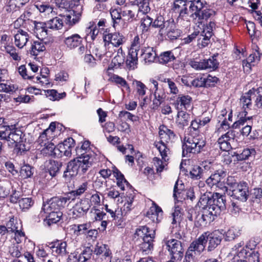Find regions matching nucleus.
<instances>
[{"label": "nucleus", "instance_id": "nucleus-6", "mask_svg": "<svg viewBox=\"0 0 262 262\" xmlns=\"http://www.w3.org/2000/svg\"><path fill=\"white\" fill-rule=\"evenodd\" d=\"M91 166V162L87 159L84 160V158L81 160L76 158L68 162L67 168L63 172V177L66 180L70 181L78 172L81 174L85 173Z\"/></svg>", "mask_w": 262, "mask_h": 262}, {"label": "nucleus", "instance_id": "nucleus-3", "mask_svg": "<svg viewBox=\"0 0 262 262\" xmlns=\"http://www.w3.org/2000/svg\"><path fill=\"white\" fill-rule=\"evenodd\" d=\"M138 237L136 242L140 250L148 254L154 248L153 242L155 238V231L147 226H140L136 229L135 237Z\"/></svg>", "mask_w": 262, "mask_h": 262}, {"label": "nucleus", "instance_id": "nucleus-42", "mask_svg": "<svg viewBox=\"0 0 262 262\" xmlns=\"http://www.w3.org/2000/svg\"><path fill=\"white\" fill-rule=\"evenodd\" d=\"M46 213L48 214L47 217V224L49 226L58 222L61 220L63 214L61 211H51V212Z\"/></svg>", "mask_w": 262, "mask_h": 262}, {"label": "nucleus", "instance_id": "nucleus-35", "mask_svg": "<svg viewBox=\"0 0 262 262\" xmlns=\"http://www.w3.org/2000/svg\"><path fill=\"white\" fill-rule=\"evenodd\" d=\"M93 251L94 254L97 255H101L105 259L109 258L112 254L108 246L106 244H97Z\"/></svg>", "mask_w": 262, "mask_h": 262}, {"label": "nucleus", "instance_id": "nucleus-57", "mask_svg": "<svg viewBox=\"0 0 262 262\" xmlns=\"http://www.w3.org/2000/svg\"><path fill=\"white\" fill-rule=\"evenodd\" d=\"M99 30L97 28L96 26L91 25L86 28V39L90 38L92 40L95 39L96 36L99 33Z\"/></svg>", "mask_w": 262, "mask_h": 262}, {"label": "nucleus", "instance_id": "nucleus-64", "mask_svg": "<svg viewBox=\"0 0 262 262\" xmlns=\"http://www.w3.org/2000/svg\"><path fill=\"white\" fill-rule=\"evenodd\" d=\"M124 61L125 57L124 56L116 55L113 58L111 65L113 66V68H119L124 64Z\"/></svg>", "mask_w": 262, "mask_h": 262}, {"label": "nucleus", "instance_id": "nucleus-23", "mask_svg": "<svg viewBox=\"0 0 262 262\" xmlns=\"http://www.w3.org/2000/svg\"><path fill=\"white\" fill-rule=\"evenodd\" d=\"M163 211L161 207L154 203L146 213V216L152 220L153 222L158 223L161 221Z\"/></svg>", "mask_w": 262, "mask_h": 262}, {"label": "nucleus", "instance_id": "nucleus-28", "mask_svg": "<svg viewBox=\"0 0 262 262\" xmlns=\"http://www.w3.org/2000/svg\"><path fill=\"white\" fill-rule=\"evenodd\" d=\"M122 15L125 17L129 22L138 20L140 16L137 11L136 7L133 5L132 7L122 10Z\"/></svg>", "mask_w": 262, "mask_h": 262}, {"label": "nucleus", "instance_id": "nucleus-46", "mask_svg": "<svg viewBox=\"0 0 262 262\" xmlns=\"http://www.w3.org/2000/svg\"><path fill=\"white\" fill-rule=\"evenodd\" d=\"M45 93L47 97L52 101L59 100L66 96L65 92L58 93L56 90L53 89L46 90Z\"/></svg>", "mask_w": 262, "mask_h": 262}, {"label": "nucleus", "instance_id": "nucleus-62", "mask_svg": "<svg viewBox=\"0 0 262 262\" xmlns=\"http://www.w3.org/2000/svg\"><path fill=\"white\" fill-rule=\"evenodd\" d=\"M91 213L94 216L95 221H102L105 219L106 213L96 207H93L91 210Z\"/></svg>", "mask_w": 262, "mask_h": 262}, {"label": "nucleus", "instance_id": "nucleus-13", "mask_svg": "<svg viewBox=\"0 0 262 262\" xmlns=\"http://www.w3.org/2000/svg\"><path fill=\"white\" fill-rule=\"evenodd\" d=\"M231 196L235 199L245 202L248 199L249 191L248 184L245 182H241L237 184H233L231 189Z\"/></svg>", "mask_w": 262, "mask_h": 262}, {"label": "nucleus", "instance_id": "nucleus-20", "mask_svg": "<svg viewBox=\"0 0 262 262\" xmlns=\"http://www.w3.org/2000/svg\"><path fill=\"white\" fill-rule=\"evenodd\" d=\"M191 101L192 98L189 95H180L173 104L179 111H183L190 107Z\"/></svg>", "mask_w": 262, "mask_h": 262}, {"label": "nucleus", "instance_id": "nucleus-32", "mask_svg": "<svg viewBox=\"0 0 262 262\" xmlns=\"http://www.w3.org/2000/svg\"><path fill=\"white\" fill-rule=\"evenodd\" d=\"M62 166V163L60 161L50 160L46 165V168L50 175L54 177L59 172Z\"/></svg>", "mask_w": 262, "mask_h": 262}, {"label": "nucleus", "instance_id": "nucleus-8", "mask_svg": "<svg viewBox=\"0 0 262 262\" xmlns=\"http://www.w3.org/2000/svg\"><path fill=\"white\" fill-rule=\"evenodd\" d=\"M162 244L169 252L171 259L180 261L184 255V249L182 243L174 238H164Z\"/></svg>", "mask_w": 262, "mask_h": 262}, {"label": "nucleus", "instance_id": "nucleus-25", "mask_svg": "<svg viewBox=\"0 0 262 262\" xmlns=\"http://www.w3.org/2000/svg\"><path fill=\"white\" fill-rule=\"evenodd\" d=\"M256 151L254 148H244L241 153H234V156H235L237 161H243L246 160H253L255 158Z\"/></svg>", "mask_w": 262, "mask_h": 262}, {"label": "nucleus", "instance_id": "nucleus-2", "mask_svg": "<svg viewBox=\"0 0 262 262\" xmlns=\"http://www.w3.org/2000/svg\"><path fill=\"white\" fill-rule=\"evenodd\" d=\"M201 120L191 121L188 128V136L185 137L184 142L182 145V156L183 157H190V154H198L205 150L206 141L200 135L201 128Z\"/></svg>", "mask_w": 262, "mask_h": 262}, {"label": "nucleus", "instance_id": "nucleus-30", "mask_svg": "<svg viewBox=\"0 0 262 262\" xmlns=\"http://www.w3.org/2000/svg\"><path fill=\"white\" fill-rule=\"evenodd\" d=\"M24 136L21 130L15 127V125H11V128L9 136L8 141L12 143H19L22 141Z\"/></svg>", "mask_w": 262, "mask_h": 262}, {"label": "nucleus", "instance_id": "nucleus-55", "mask_svg": "<svg viewBox=\"0 0 262 262\" xmlns=\"http://www.w3.org/2000/svg\"><path fill=\"white\" fill-rule=\"evenodd\" d=\"M83 201H87L90 208L93 206V207H96L100 204V198L98 194V192L96 191V193L92 194L90 199L85 198Z\"/></svg>", "mask_w": 262, "mask_h": 262}, {"label": "nucleus", "instance_id": "nucleus-7", "mask_svg": "<svg viewBox=\"0 0 262 262\" xmlns=\"http://www.w3.org/2000/svg\"><path fill=\"white\" fill-rule=\"evenodd\" d=\"M252 95L250 94V90L241 96L239 104L243 110L239 113V119L232 124L233 128H239L241 126L245 125L247 121L252 119V117H247L248 114L247 109H250L252 106Z\"/></svg>", "mask_w": 262, "mask_h": 262}, {"label": "nucleus", "instance_id": "nucleus-14", "mask_svg": "<svg viewBox=\"0 0 262 262\" xmlns=\"http://www.w3.org/2000/svg\"><path fill=\"white\" fill-rule=\"evenodd\" d=\"M232 129H229L225 134H222L217 140L220 148L223 151H229L232 148L230 141H233L236 137V132Z\"/></svg>", "mask_w": 262, "mask_h": 262}, {"label": "nucleus", "instance_id": "nucleus-61", "mask_svg": "<svg viewBox=\"0 0 262 262\" xmlns=\"http://www.w3.org/2000/svg\"><path fill=\"white\" fill-rule=\"evenodd\" d=\"M2 129L0 130V140L8 141L11 125H9L7 123V125L1 127Z\"/></svg>", "mask_w": 262, "mask_h": 262}, {"label": "nucleus", "instance_id": "nucleus-43", "mask_svg": "<svg viewBox=\"0 0 262 262\" xmlns=\"http://www.w3.org/2000/svg\"><path fill=\"white\" fill-rule=\"evenodd\" d=\"M122 11L120 8H116L110 10V14L114 28H116L117 25H119L122 21Z\"/></svg>", "mask_w": 262, "mask_h": 262}, {"label": "nucleus", "instance_id": "nucleus-56", "mask_svg": "<svg viewBox=\"0 0 262 262\" xmlns=\"http://www.w3.org/2000/svg\"><path fill=\"white\" fill-rule=\"evenodd\" d=\"M74 226L76 227L74 233L78 235L81 234H86L87 231L90 229L91 225L90 223H86L78 225H75Z\"/></svg>", "mask_w": 262, "mask_h": 262}, {"label": "nucleus", "instance_id": "nucleus-12", "mask_svg": "<svg viewBox=\"0 0 262 262\" xmlns=\"http://www.w3.org/2000/svg\"><path fill=\"white\" fill-rule=\"evenodd\" d=\"M227 176V171L224 168H220L214 171L206 180L207 184L210 187L215 185L223 190H227V187L224 186L222 180Z\"/></svg>", "mask_w": 262, "mask_h": 262}, {"label": "nucleus", "instance_id": "nucleus-63", "mask_svg": "<svg viewBox=\"0 0 262 262\" xmlns=\"http://www.w3.org/2000/svg\"><path fill=\"white\" fill-rule=\"evenodd\" d=\"M219 80L217 77L208 75L207 77H205V88L214 86Z\"/></svg>", "mask_w": 262, "mask_h": 262}, {"label": "nucleus", "instance_id": "nucleus-1", "mask_svg": "<svg viewBox=\"0 0 262 262\" xmlns=\"http://www.w3.org/2000/svg\"><path fill=\"white\" fill-rule=\"evenodd\" d=\"M198 206L202 208L203 211H194V225L197 227H204L225 210L226 196L219 193L206 192L200 197Z\"/></svg>", "mask_w": 262, "mask_h": 262}, {"label": "nucleus", "instance_id": "nucleus-24", "mask_svg": "<svg viewBox=\"0 0 262 262\" xmlns=\"http://www.w3.org/2000/svg\"><path fill=\"white\" fill-rule=\"evenodd\" d=\"M29 38L28 33L19 29L14 35V43L18 48H23L27 43Z\"/></svg>", "mask_w": 262, "mask_h": 262}, {"label": "nucleus", "instance_id": "nucleus-9", "mask_svg": "<svg viewBox=\"0 0 262 262\" xmlns=\"http://www.w3.org/2000/svg\"><path fill=\"white\" fill-rule=\"evenodd\" d=\"M104 47L106 51L110 52L112 48H119L126 41L125 37L119 32L110 33L103 36Z\"/></svg>", "mask_w": 262, "mask_h": 262}, {"label": "nucleus", "instance_id": "nucleus-38", "mask_svg": "<svg viewBox=\"0 0 262 262\" xmlns=\"http://www.w3.org/2000/svg\"><path fill=\"white\" fill-rule=\"evenodd\" d=\"M154 98L152 100L151 108L152 110H157L160 105L164 101L165 98V94L164 91L160 92H154Z\"/></svg>", "mask_w": 262, "mask_h": 262}, {"label": "nucleus", "instance_id": "nucleus-22", "mask_svg": "<svg viewBox=\"0 0 262 262\" xmlns=\"http://www.w3.org/2000/svg\"><path fill=\"white\" fill-rule=\"evenodd\" d=\"M205 237L201 234L198 238L190 244L188 249L197 255H199L205 249Z\"/></svg>", "mask_w": 262, "mask_h": 262}, {"label": "nucleus", "instance_id": "nucleus-47", "mask_svg": "<svg viewBox=\"0 0 262 262\" xmlns=\"http://www.w3.org/2000/svg\"><path fill=\"white\" fill-rule=\"evenodd\" d=\"M170 23V19L165 21L164 17L161 16H158L156 19L152 22V27L159 28L160 32H161L164 28H166Z\"/></svg>", "mask_w": 262, "mask_h": 262}, {"label": "nucleus", "instance_id": "nucleus-54", "mask_svg": "<svg viewBox=\"0 0 262 262\" xmlns=\"http://www.w3.org/2000/svg\"><path fill=\"white\" fill-rule=\"evenodd\" d=\"M224 237L226 241H231L238 236V232L234 228H231L226 232L223 230Z\"/></svg>", "mask_w": 262, "mask_h": 262}, {"label": "nucleus", "instance_id": "nucleus-29", "mask_svg": "<svg viewBox=\"0 0 262 262\" xmlns=\"http://www.w3.org/2000/svg\"><path fill=\"white\" fill-rule=\"evenodd\" d=\"M250 94L252 95L254 105L262 109V86L257 88H252L250 90Z\"/></svg>", "mask_w": 262, "mask_h": 262}, {"label": "nucleus", "instance_id": "nucleus-26", "mask_svg": "<svg viewBox=\"0 0 262 262\" xmlns=\"http://www.w3.org/2000/svg\"><path fill=\"white\" fill-rule=\"evenodd\" d=\"M167 30L166 35L170 40L177 39L182 33L181 30L177 28L173 19H170V23L166 28Z\"/></svg>", "mask_w": 262, "mask_h": 262}, {"label": "nucleus", "instance_id": "nucleus-21", "mask_svg": "<svg viewBox=\"0 0 262 262\" xmlns=\"http://www.w3.org/2000/svg\"><path fill=\"white\" fill-rule=\"evenodd\" d=\"M66 47L72 50L82 45V38L78 34H73L65 37L63 41Z\"/></svg>", "mask_w": 262, "mask_h": 262}, {"label": "nucleus", "instance_id": "nucleus-4", "mask_svg": "<svg viewBox=\"0 0 262 262\" xmlns=\"http://www.w3.org/2000/svg\"><path fill=\"white\" fill-rule=\"evenodd\" d=\"M159 130L161 140L159 142H155L154 145L159 150L162 159L166 161V158L170 154V149L167 143L173 142L177 137L173 130L164 125H160Z\"/></svg>", "mask_w": 262, "mask_h": 262}, {"label": "nucleus", "instance_id": "nucleus-15", "mask_svg": "<svg viewBox=\"0 0 262 262\" xmlns=\"http://www.w3.org/2000/svg\"><path fill=\"white\" fill-rule=\"evenodd\" d=\"M90 142L89 141H84L82 145L79 147L77 146L76 148V153L77 158L82 160L84 159L89 160L91 162V165H92L93 162V158L90 152Z\"/></svg>", "mask_w": 262, "mask_h": 262}, {"label": "nucleus", "instance_id": "nucleus-33", "mask_svg": "<svg viewBox=\"0 0 262 262\" xmlns=\"http://www.w3.org/2000/svg\"><path fill=\"white\" fill-rule=\"evenodd\" d=\"M141 56L146 63H151L155 61L157 54L153 48L148 47L141 49Z\"/></svg>", "mask_w": 262, "mask_h": 262}, {"label": "nucleus", "instance_id": "nucleus-51", "mask_svg": "<svg viewBox=\"0 0 262 262\" xmlns=\"http://www.w3.org/2000/svg\"><path fill=\"white\" fill-rule=\"evenodd\" d=\"M203 169L200 166L195 165L193 167L190 171V177L193 179L199 180L204 176Z\"/></svg>", "mask_w": 262, "mask_h": 262}, {"label": "nucleus", "instance_id": "nucleus-34", "mask_svg": "<svg viewBox=\"0 0 262 262\" xmlns=\"http://www.w3.org/2000/svg\"><path fill=\"white\" fill-rule=\"evenodd\" d=\"M190 120V116L184 111H179L177 114L176 123L180 128L187 126Z\"/></svg>", "mask_w": 262, "mask_h": 262}, {"label": "nucleus", "instance_id": "nucleus-16", "mask_svg": "<svg viewBox=\"0 0 262 262\" xmlns=\"http://www.w3.org/2000/svg\"><path fill=\"white\" fill-rule=\"evenodd\" d=\"M49 247L52 250V253L56 256L63 257L68 253L67 250V243L66 242L57 241L50 243Z\"/></svg>", "mask_w": 262, "mask_h": 262}, {"label": "nucleus", "instance_id": "nucleus-11", "mask_svg": "<svg viewBox=\"0 0 262 262\" xmlns=\"http://www.w3.org/2000/svg\"><path fill=\"white\" fill-rule=\"evenodd\" d=\"M205 237V244L208 243L207 251H213L219 245L224 237L223 230H215L212 232H205L202 234Z\"/></svg>", "mask_w": 262, "mask_h": 262}, {"label": "nucleus", "instance_id": "nucleus-50", "mask_svg": "<svg viewBox=\"0 0 262 262\" xmlns=\"http://www.w3.org/2000/svg\"><path fill=\"white\" fill-rule=\"evenodd\" d=\"M259 50V49L258 47L256 46L254 51L247 58L248 59V61L251 63L253 66L260 61L261 53L260 52Z\"/></svg>", "mask_w": 262, "mask_h": 262}, {"label": "nucleus", "instance_id": "nucleus-19", "mask_svg": "<svg viewBox=\"0 0 262 262\" xmlns=\"http://www.w3.org/2000/svg\"><path fill=\"white\" fill-rule=\"evenodd\" d=\"M90 209V205L87 201L81 200L73 207L72 218L77 219L84 216Z\"/></svg>", "mask_w": 262, "mask_h": 262}, {"label": "nucleus", "instance_id": "nucleus-36", "mask_svg": "<svg viewBox=\"0 0 262 262\" xmlns=\"http://www.w3.org/2000/svg\"><path fill=\"white\" fill-rule=\"evenodd\" d=\"M218 54H214L209 59L203 60L204 70H209L211 71L217 69L219 65V62L216 58Z\"/></svg>", "mask_w": 262, "mask_h": 262}, {"label": "nucleus", "instance_id": "nucleus-44", "mask_svg": "<svg viewBox=\"0 0 262 262\" xmlns=\"http://www.w3.org/2000/svg\"><path fill=\"white\" fill-rule=\"evenodd\" d=\"M46 50L45 42L42 40L34 41L32 45L31 54L34 56H37L40 52Z\"/></svg>", "mask_w": 262, "mask_h": 262}, {"label": "nucleus", "instance_id": "nucleus-39", "mask_svg": "<svg viewBox=\"0 0 262 262\" xmlns=\"http://www.w3.org/2000/svg\"><path fill=\"white\" fill-rule=\"evenodd\" d=\"M88 183L85 182L82 183L75 190H73L67 194V196L70 199V201H74L75 198L83 194L88 189Z\"/></svg>", "mask_w": 262, "mask_h": 262}, {"label": "nucleus", "instance_id": "nucleus-37", "mask_svg": "<svg viewBox=\"0 0 262 262\" xmlns=\"http://www.w3.org/2000/svg\"><path fill=\"white\" fill-rule=\"evenodd\" d=\"M138 62V52L129 49L126 60L127 67L132 69H134Z\"/></svg>", "mask_w": 262, "mask_h": 262}, {"label": "nucleus", "instance_id": "nucleus-40", "mask_svg": "<svg viewBox=\"0 0 262 262\" xmlns=\"http://www.w3.org/2000/svg\"><path fill=\"white\" fill-rule=\"evenodd\" d=\"M49 29L58 30L63 26V20L59 17H55L46 22Z\"/></svg>", "mask_w": 262, "mask_h": 262}, {"label": "nucleus", "instance_id": "nucleus-31", "mask_svg": "<svg viewBox=\"0 0 262 262\" xmlns=\"http://www.w3.org/2000/svg\"><path fill=\"white\" fill-rule=\"evenodd\" d=\"M133 5L137 6V11L139 16L141 14H146L150 10L149 1L147 0H135L133 2Z\"/></svg>", "mask_w": 262, "mask_h": 262}, {"label": "nucleus", "instance_id": "nucleus-10", "mask_svg": "<svg viewBox=\"0 0 262 262\" xmlns=\"http://www.w3.org/2000/svg\"><path fill=\"white\" fill-rule=\"evenodd\" d=\"M70 201V199L67 195L66 196H55L51 198L46 203H43L42 210L45 212H51V211H61L66 205L67 203Z\"/></svg>", "mask_w": 262, "mask_h": 262}, {"label": "nucleus", "instance_id": "nucleus-17", "mask_svg": "<svg viewBox=\"0 0 262 262\" xmlns=\"http://www.w3.org/2000/svg\"><path fill=\"white\" fill-rule=\"evenodd\" d=\"M238 257L242 258L243 262H259L258 251H249L243 248L238 254Z\"/></svg>", "mask_w": 262, "mask_h": 262}, {"label": "nucleus", "instance_id": "nucleus-60", "mask_svg": "<svg viewBox=\"0 0 262 262\" xmlns=\"http://www.w3.org/2000/svg\"><path fill=\"white\" fill-rule=\"evenodd\" d=\"M172 224H180L183 219V214L180 211L179 207H176L174 212L172 213Z\"/></svg>", "mask_w": 262, "mask_h": 262}, {"label": "nucleus", "instance_id": "nucleus-27", "mask_svg": "<svg viewBox=\"0 0 262 262\" xmlns=\"http://www.w3.org/2000/svg\"><path fill=\"white\" fill-rule=\"evenodd\" d=\"M34 31L36 36L39 38H45L47 36L48 30L47 25L46 23L37 22L34 21Z\"/></svg>", "mask_w": 262, "mask_h": 262}, {"label": "nucleus", "instance_id": "nucleus-49", "mask_svg": "<svg viewBox=\"0 0 262 262\" xmlns=\"http://www.w3.org/2000/svg\"><path fill=\"white\" fill-rule=\"evenodd\" d=\"M35 7L40 13H43L45 15L50 14L54 15L55 13L53 11V7L49 4L38 3L35 5Z\"/></svg>", "mask_w": 262, "mask_h": 262}, {"label": "nucleus", "instance_id": "nucleus-41", "mask_svg": "<svg viewBox=\"0 0 262 262\" xmlns=\"http://www.w3.org/2000/svg\"><path fill=\"white\" fill-rule=\"evenodd\" d=\"M175 59L176 57L171 51L163 52L158 57L159 63L163 64L173 61Z\"/></svg>", "mask_w": 262, "mask_h": 262}, {"label": "nucleus", "instance_id": "nucleus-52", "mask_svg": "<svg viewBox=\"0 0 262 262\" xmlns=\"http://www.w3.org/2000/svg\"><path fill=\"white\" fill-rule=\"evenodd\" d=\"M20 208L23 211L30 209L34 204V201L31 198H24L18 201Z\"/></svg>", "mask_w": 262, "mask_h": 262}, {"label": "nucleus", "instance_id": "nucleus-48", "mask_svg": "<svg viewBox=\"0 0 262 262\" xmlns=\"http://www.w3.org/2000/svg\"><path fill=\"white\" fill-rule=\"evenodd\" d=\"M93 252V249L90 246L85 247L78 257V262L86 261L91 258Z\"/></svg>", "mask_w": 262, "mask_h": 262}, {"label": "nucleus", "instance_id": "nucleus-5", "mask_svg": "<svg viewBox=\"0 0 262 262\" xmlns=\"http://www.w3.org/2000/svg\"><path fill=\"white\" fill-rule=\"evenodd\" d=\"M190 4L189 9L192 12L190 17L198 19L202 22L203 19L207 20L214 15L215 12L208 8V5L205 1L201 0H185Z\"/></svg>", "mask_w": 262, "mask_h": 262}, {"label": "nucleus", "instance_id": "nucleus-58", "mask_svg": "<svg viewBox=\"0 0 262 262\" xmlns=\"http://www.w3.org/2000/svg\"><path fill=\"white\" fill-rule=\"evenodd\" d=\"M141 27H142L143 31H148L150 26H152V19L146 14H144V16L141 18Z\"/></svg>", "mask_w": 262, "mask_h": 262}, {"label": "nucleus", "instance_id": "nucleus-53", "mask_svg": "<svg viewBox=\"0 0 262 262\" xmlns=\"http://www.w3.org/2000/svg\"><path fill=\"white\" fill-rule=\"evenodd\" d=\"M34 173V168L28 164H25L21 166L20 173L21 177L24 179L30 178Z\"/></svg>", "mask_w": 262, "mask_h": 262}, {"label": "nucleus", "instance_id": "nucleus-59", "mask_svg": "<svg viewBox=\"0 0 262 262\" xmlns=\"http://www.w3.org/2000/svg\"><path fill=\"white\" fill-rule=\"evenodd\" d=\"M134 83L136 84V89L138 94L140 96H143L145 95L147 88L140 81L135 80Z\"/></svg>", "mask_w": 262, "mask_h": 262}, {"label": "nucleus", "instance_id": "nucleus-18", "mask_svg": "<svg viewBox=\"0 0 262 262\" xmlns=\"http://www.w3.org/2000/svg\"><path fill=\"white\" fill-rule=\"evenodd\" d=\"M75 145V140L71 137L65 139L63 142L59 143L57 145V149L60 156L63 155L69 157L71 155L72 148Z\"/></svg>", "mask_w": 262, "mask_h": 262}, {"label": "nucleus", "instance_id": "nucleus-45", "mask_svg": "<svg viewBox=\"0 0 262 262\" xmlns=\"http://www.w3.org/2000/svg\"><path fill=\"white\" fill-rule=\"evenodd\" d=\"M260 241L261 239L259 237H253L247 242L245 248L249 251H257Z\"/></svg>", "mask_w": 262, "mask_h": 262}]
</instances>
